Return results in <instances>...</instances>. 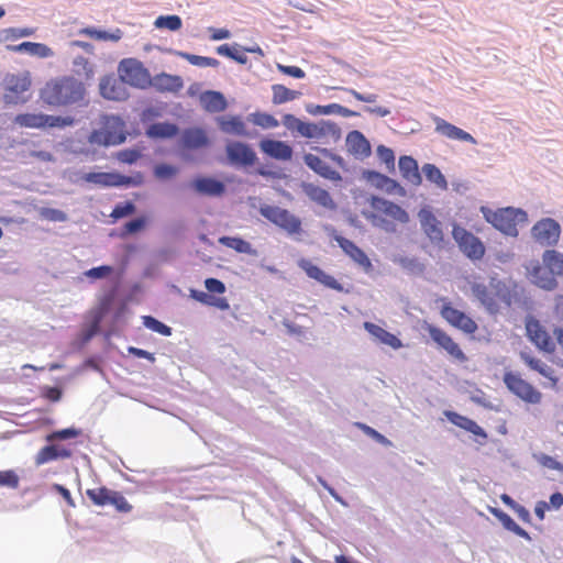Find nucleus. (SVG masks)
I'll use <instances>...</instances> for the list:
<instances>
[{
  "label": "nucleus",
  "instance_id": "obj_51",
  "mask_svg": "<svg viewBox=\"0 0 563 563\" xmlns=\"http://www.w3.org/2000/svg\"><path fill=\"white\" fill-rule=\"evenodd\" d=\"M318 140L324 136H331L334 142L341 139L342 132L338 124L330 120H320L317 122Z\"/></svg>",
  "mask_w": 563,
  "mask_h": 563
},
{
  "label": "nucleus",
  "instance_id": "obj_41",
  "mask_svg": "<svg viewBox=\"0 0 563 563\" xmlns=\"http://www.w3.org/2000/svg\"><path fill=\"white\" fill-rule=\"evenodd\" d=\"M86 183L99 185L102 187H115L117 172H90L81 175Z\"/></svg>",
  "mask_w": 563,
  "mask_h": 563
},
{
  "label": "nucleus",
  "instance_id": "obj_37",
  "mask_svg": "<svg viewBox=\"0 0 563 563\" xmlns=\"http://www.w3.org/2000/svg\"><path fill=\"white\" fill-rule=\"evenodd\" d=\"M520 357L531 369L550 379L553 385L558 384L559 378L554 375V369L551 366L525 352L520 353Z\"/></svg>",
  "mask_w": 563,
  "mask_h": 563
},
{
  "label": "nucleus",
  "instance_id": "obj_20",
  "mask_svg": "<svg viewBox=\"0 0 563 563\" xmlns=\"http://www.w3.org/2000/svg\"><path fill=\"white\" fill-rule=\"evenodd\" d=\"M125 82L120 78L112 76H104L99 84L100 95L108 100L123 101L128 99L129 92L125 88Z\"/></svg>",
  "mask_w": 563,
  "mask_h": 563
},
{
  "label": "nucleus",
  "instance_id": "obj_52",
  "mask_svg": "<svg viewBox=\"0 0 563 563\" xmlns=\"http://www.w3.org/2000/svg\"><path fill=\"white\" fill-rule=\"evenodd\" d=\"M35 33L33 27H8L0 30V43L29 37Z\"/></svg>",
  "mask_w": 563,
  "mask_h": 563
},
{
  "label": "nucleus",
  "instance_id": "obj_22",
  "mask_svg": "<svg viewBox=\"0 0 563 563\" xmlns=\"http://www.w3.org/2000/svg\"><path fill=\"white\" fill-rule=\"evenodd\" d=\"M528 277L537 287L552 291L558 288L559 283L549 268L542 266L538 261L528 268Z\"/></svg>",
  "mask_w": 563,
  "mask_h": 563
},
{
  "label": "nucleus",
  "instance_id": "obj_30",
  "mask_svg": "<svg viewBox=\"0 0 563 563\" xmlns=\"http://www.w3.org/2000/svg\"><path fill=\"white\" fill-rule=\"evenodd\" d=\"M338 245L342 249V251L352 258L356 264H358L365 273H369L373 271V264L368 258L367 254L358 247L353 241L349 239L338 240Z\"/></svg>",
  "mask_w": 563,
  "mask_h": 563
},
{
  "label": "nucleus",
  "instance_id": "obj_64",
  "mask_svg": "<svg viewBox=\"0 0 563 563\" xmlns=\"http://www.w3.org/2000/svg\"><path fill=\"white\" fill-rule=\"evenodd\" d=\"M75 119L70 115H52L45 114V128H59L73 126Z\"/></svg>",
  "mask_w": 563,
  "mask_h": 563
},
{
  "label": "nucleus",
  "instance_id": "obj_32",
  "mask_svg": "<svg viewBox=\"0 0 563 563\" xmlns=\"http://www.w3.org/2000/svg\"><path fill=\"white\" fill-rule=\"evenodd\" d=\"M399 172L404 179L415 186H419L422 183V176L419 172L418 162L409 155H402L398 159Z\"/></svg>",
  "mask_w": 563,
  "mask_h": 563
},
{
  "label": "nucleus",
  "instance_id": "obj_50",
  "mask_svg": "<svg viewBox=\"0 0 563 563\" xmlns=\"http://www.w3.org/2000/svg\"><path fill=\"white\" fill-rule=\"evenodd\" d=\"M247 121L262 129H274L279 125L278 120L273 114L262 111L250 113Z\"/></svg>",
  "mask_w": 563,
  "mask_h": 563
},
{
  "label": "nucleus",
  "instance_id": "obj_57",
  "mask_svg": "<svg viewBox=\"0 0 563 563\" xmlns=\"http://www.w3.org/2000/svg\"><path fill=\"white\" fill-rule=\"evenodd\" d=\"M144 183V175L141 172H135L132 175H123L117 172L115 187H139Z\"/></svg>",
  "mask_w": 563,
  "mask_h": 563
},
{
  "label": "nucleus",
  "instance_id": "obj_38",
  "mask_svg": "<svg viewBox=\"0 0 563 563\" xmlns=\"http://www.w3.org/2000/svg\"><path fill=\"white\" fill-rule=\"evenodd\" d=\"M190 298L194 300L209 306V307H216L220 310H228L230 309V303L227 298L224 297H216L209 292H206L203 290H198L195 288L190 289Z\"/></svg>",
  "mask_w": 563,
  "mask_h": 563
},
{
  "label": "nucleus",
  "instance_id": "obj_59",
  "mask_svg": "<svg viewBox=\"0 0 563 563\" xmlns=\"http://www.w3.org/2000/svg\"><path fill=\"white\" fill-rule=\"evenodd\" d=\"M179 173V168L168 163L156 164L153 168V175L158 180H169Z\"/></svg>",
  "mask_w": 563,
  "mask_h": 563
},
{
  "label": "nucleus",
  "instance_id": "obj_4",
  "mask_svg": "<svg viewBox=\"0 0 563 563\" xmlns=\"http://www.w3.org/2000/svg\"><path fill=\"white\" fill-rule=\"evenodd\" d=\"M103 129L93 130L88 141L90 144L102 146L120 145L125 142L126 134L123 130L124 121L118 115H107L103 121Z\"/></svg>",
  "mask_w": 563,
  "mask_h": 563
},
{
  "label": "nucleus",
  "instance_id": "obj_39",
  "mask_svg": "<svg viewBox=\"0 0 563 563\" xmlns=\"http://www.w3.org/2000/svg\"><path fill=\"white\" fill-rule=\"evenodd\" d=\"M542 263L554 277H563V253L554 249L545 250L542 254Z\"/></svg>",
  "mask_w": 563,
  "mask_h": 563
},
{
  "label": "nucleus",
  "instance_id": "obj_55",
  "mask_svg": "<svg viewBox=\"0 0 563 563\" xmlns=\"http://www.w3.org/2000/svg\"><path fill=\"white\" fill-rule=\"evenodd\" d=\"M142 323L146 329L164 336H170L173 333V329L169 325L150 314L142 317Z\"/></svg>",
  "mask_w": 563,
  "mask_h": 563
},
{
  "label": "nucleus",
  "instance_id": "obj_5",
  "mask_svg": "<svg viewBox=\"0 0 563 563\" xmlns=\"http://www.w3.org/2000/svg\"><path fill=\"white\" fill-rule=\"evenodd\" d=\"M258 212L266 220L284 230L288 235H296L302 232L301 219L285 208L262 205Z\"/></svg>",
  "mask_w": 563,
  "mask_h": 563
},
{
  "label": "nucleus",
  "instance_id": "obj_15",
  "mask_svg": "<svg viewBox=\"0 0 563 563\" xmlns=\"http://www.w3.org/2000/svg\"><path fill=\"white\" fill-rule=\"evenodd\" d=\"M526 331L529 340L541 351L545 353H553L555 351V344L550 336V334L545 331V329L541 325L539 320L534 318H529L526 321Z\"/></svg>",
  "mask_w": 563,
  "mask_h": 563
},
{
  "label": "nucleus",
  "instance_id": "obj_48",
  "mask_svg": "<svg viewBox=\"0 0 563 563\" xmlns=\"http://www.w3.org/2000/svg\"><path fill=\"white\" fill-rule=\"evenodd\" d=\"M408 274L413 276H421L426 271V265L415 256H399L394 261Z\"/></svg>",
  "mask_w": 563,
  "mask_h": 563
},
{
  "label": "nucleus",
  "instance_id": "obj_25",
  "mask_svg": "<svg viewBox=\"0 0 563 563\" xmlns=\"http://www.w3.org/2000/svg\"><path fill=\"white\" fill-rule=\"evenodd\" d=\"M346 147L350 154L357 159H363L372 154V146L365 135L358 130L347 133L345 139Z\"/></svg>",
  "mask_w": 563,
  "mask_h": 563
},
{
  "label": "nucleus",
  "instance_id": "obj_47",
  "mask_svg": "<svg viewBox=\"0 0 563 563\" xmlns=\"http://www.w3.org/2000/svg\"><path fill=\"white\" fill-rule=\"evenodd\" d=\"M14 123L22 128L44 129L45 113H20L15 115Z\"/></svg>",
  "mask_w": 563,
  "mask_h": 563
},
{
  "label": "nucleus",
  "instance_id": "obj_6",
  "mask_svg": "<svg viewBox=\"0 0 563 563\" xmlns=\"http://www.w3.org/2000/svg\"><path fill=\"white\" fill-rule=\"evenodd\" d=\"M118 76L133 88L145 90L151 87L152 76L136 58H123L118 65Z\"/></svg>",
  "mask_w": 563,
  "mask_h": 563
},
{
  "label": "nucleus",
  "instance_id": "obj_34",
  "mask_svg": "<svg viewBox=\"0 0 563 563\" xmlns=\"http://www.w3.org/2000/svg\"><path fill=\"white\" fill-rule=\"evenodd\" d=\"M200 102L209 113L222 112L228 108L224 95L217 90H206L200 95Z\"/></svg>",
  "mask_w": 563,
  "mask_h": 563
},
{
  "label": "nucleus",
  "instance_id": "obj_44",
  "mask_svg": "<svg viewBox=\"0 0 563 563\" xmlns=\"http://www.w3.org/2000/svg\"><path fill=\"white\" fill-rule=\"evenodd\" d=\"M273 98L272 102L274 104H283L295 99H298L301 96V92L298 90H292L287 88L284 85L275 84L272 86Z\"/></svg>",
  "mask_w": 563,
  "mask_h": 563
},
{
  "label": "nucleus",
  "instance_id": "obj_54",
  "mask_svg": "<svg viewBox=\"0 0 563 563\" xmlns=\"http://www.w3.org/2000/svg\"><path fill=\"white\" fill-rule=\"evenodd\" d=\"M532 459L542 467L556 471L563 475V463L543 452H533Z\"/></svg>",
  "mask_w": 563,
  "mask_h": 563
},
{
  "label": "nucleus",
  "instance_id": "obj_23",
  "mask_svg": "<svg viewBox=\"0 0 563 563\" xmlns=\"http://www.w3.org/2000/svg\"><path fill=\"white\" fill-rule=\"evenodd\" d=\"M429 335L440 347L445 350L451 356H453L457 361L465 362L467 360L466 355L461 350L459 344L455 343L453 339L442 329L434 325H430Z\"/></svg>",
  "mask_w": 563,
  "mask_h": 563
},
{
  "label": "nucleus",
  "instance_id": "obj_49",
  "mask_svg": "<svg viewBox=\"0 0 563 563\" xmlns=\"http://www.w3.org/2000/svg\"><path fill=\"white\" fill-rule=\"evenodd\" d=\"M175 55L198 67H218L220 65V62L213 57L199 56L183 51H176Z\"/></svg>",
  "mask_w": 563,
  "mask_h": 563
},
{
  "label": "nucleus",
  "instance_id": "obj_12",
  "mask_svg": "<svg viewBox=\"0 0 563 563\" xmlns=\"http://www.w3.org/2000/svg\"><path fill=\"white\" fill-rule=\"evenodd\" d=\"M211 145V141L207 132L199 126H191L183 130L178 140V147L185 151H198L207 148ZM181 157L187 159V155L181 153Z\"/></svg>",
  "mask_w": 563,
  "mask_h": 563
},
{
  "label": "nucleus",
  "instance_id": "obj_43",
  "mask_svg": "<svg viewBox=\"0 0 563 563\" xmlns=\"http://www.w3.org/2000/svg\"><path fill=\"white\" fill-rule=\"evenodd\" d=\"M216 51L219 55L233 59L241 65H245L249 62V57L243 52V47L238 43L222 44L218 46Z\"/></svg>",
  "mask_w": 563,
  "mask_h": 563
},
{
  "label": "nucleus",
  "instance_id": "obj_40",
  "mask_svg": "<svg viewBox=\"0 0 563 563\" xmlns=\"http://www.w3.org/2000/svg\"><path fill=\"white\" fill-rule=\"evenodd\" d=\"M4 87L7 91L20 95L30 89L31 80L27 75L9 74L4 78Z\"/></svg>",
  "mask_w": 563,
  "mask_h": 563
},
{
  "label": "nucleus",
  "instance_id": "obj_7",
  "mask_svg": "<svg viewBox=\"0 0 563 563\" xmlns=\"http://www.w3.org/2000/svg\"><path fill=\"white\" fill-rule=\"evenodd\" d=\"M452 236L456 242L460 251L472 261H479L485 255V245L479 238L474 235L465 228L454 224Z\"/></svg>",
  "mask_w": 563,
  "mask_h": 563
},
{
  "label": "nucleus",
  "instance_id": "obj_46",
  "mask_svg": "<svg viewBox=\"0 0 563 563\" xmlns=\"http://www.w3.org/2000/svg\"><path fill=\"white\" fill-rule=\"evenodd\" d=\"M219 243L223 246L234 250L238 253H242V254H253L254 253L252 244L249 241H246L240 236L223 235V236L219 238Z\"/></svg>",
  "mask_w": 563,
  "mask_h": 563
},
{
  "label": "nucleus",
  "instance_id": "obj_13",
  "mask_svg": "<svg viewBox=\"0 0 563 563\" xmlns=\"http://www.w3.org/2000/svg\"><path fill=\"white\" fill-rule=\"evenodd\" d=\"M362 178L374 188L386 192L387 195L406 196V189L395 179L374 169H363Z\"/></svg>",
  "mask_w": 563,
  "mask_h": 563
},
{
  "label": "nucleus",
  "instance_id": "obj_9",
  "mask_svg": "<svg viewBox=\"0 0 563 563\" xmlns=\"http://www.w3.org/2000/svg\"><path fill=\"white\" fill-rule=\"evenodd\" d=\"M504 384L514 395L527 404L537 405L541 401L542 394L517 373L506 372Z\"/></svg>",
  "mask_w": 563,
  "mask_h": 563
},
{
  "label": "nucleus",
  "instance_id": "obj_27",
  "mask_svg": "<svg viewBox=\"0 0 563 563\" xmlns=\"http://www.w3.org/2000/svg\"><path fill=\"white\" fill-rule=\"evenodd\" d=\"M214 120L219 130L224 134L251 136L241 115H218Z\"/></svg>",
  "mask_w": 563,
  "mask_h": 563
},
{
  "label": "nucleus",
  "instance_id": "obj_29",
  "mask_svg": "<svg viewBox=\"0 0 563 563\" xmlns=\"http://www.w3.org/2000/svg\"><path fill=\"white\" fill-rule=\"evenodd\" d=\"M302 158L305 164L320 177L332 181L342 180V176L340 175V173L332 169L319 156L311 153H306Z\"/></svg>",
  "mask_w": 563,
  "mask_h": 563
},
{
  "label": "nucleus",
  "instance_id": "obj_1",
  "mask_svg": "<svg viewBox=\"0 0 563 563\" xmlns=\"http://www.w3.org/2000/svg\"><path fill=\"white\" fill-rule=\"evenodd\" d=\"M471 290L473 296L492 316H496L500 312L498 301L504 303L506 308H511L514 302L520 301L517 284L497 277H489L488 285L473 283Z\"/></svg>",
  "mask_w": 563,
  "mask_h": 563
},
{
  "label": "nucleus",
  "instance_id": "obj_11",
  "mask_svg": "<svg viewBox=\"0 0 563 563\" xmlns=\"http://www.w3.org/2000/svg\"><path fill=\"white\" fill-rule=\"evenodd\" d=\"M188 187L198 196L220 198L227 192V185L210 175H197L188 184Z\"/></svg>",
  "mask_w": 563,
  "mask_h": 563
},
{
  "label": "nucleus",
  "instance_id": "obj_33",
  "mask_svg": "<svg viewBox=\"0 0 563 563\" xmlns=\"http://www.w3.org/2000/svg\"><path fill=\"white\" fill-rule=\"evenodd\" d=\"M364 329L382 344L388 345L394 350L402 347V342L398 336L378 324L366 321L364 322Z\"/></svg>",
  "mask_w": 563,
  "mask_h": 563
},
{
  "label": "nucleus",
  "instance_id": "obj_42",
  "mask_svg": "<svg viewBox=\"0 0 563 563\" xmlns=\"http://www.w3.org/2000/svg\"><path fill=\"white\" fill-rule=\"evenodd\" d=\"M82 34L88 35L91 38L98 40V41H110V42H119L123 36V31L119 27H115L114 30L107 31L97 29L93 26L85 27L81 31Z\"/></svg>",
  "mask_w": 563,
  "mask_h": 563
},
{
  "label": "nucleus",
  "instance_id": "obj_16",
  "mask_svg": "<svg viewBox=\"0 0 563 563\" xmlns=\"http://www.w3.org/2000/svg\"><path fill=\"white\" fill-rule=\"evenodd\" d=\"M298 266L306 273L309 278L317 280L321 285L340 292L346 291L341 283H339L333 276L327 274L311 261L301 258L298 262Z\"/></svg>",
  "mask_w": 563,
  "mask_h": 563
},
{
  "label": "nucleus",
  "instance_id": "obj_60",
  "mask_svg": "<svg viewBox=\"0 0 563 563\" xmlns=\"http://www.w3.org/2000/svg\"><path fill=\"white\" fill-rule=\"evenodd\" d=\"M86 494L95 505L106 506L109 505L112 489L102 486L96 489H88Z\"/></svg>",
  "mask_w": 563,
  "mask_h": 563
},
{
  "label": "nucleus",
  "instance_id": "obj_62",
  "mask_svg": "<svg viewBox=\"0 0 563 563\" xmlns=\"http://www.w3.org/2000/svg\"><path fill=\"white\" fill-rule=\"evenodd\" d=\"M57 445L56 444H47L43 446L35 457L36 465H43L52 461H57Z\"/></svg>",
  "mask_w": 563,
  "mask_h": 563
},
{
  "label": "nucleus",
  "instance_id": "obj_24",
  "mask_svg": "<svg viewBox=\"0 0 563 563\" xmlns=\"http://www.w3.org/2000/svg\"><path fill=\"white\" fill-rule=\"evenodd\" d=\"M433 122L435 124L434 131L442 136H445L450 140L467 142L471 144L477 143V141L474 139V136L472 134H470L468 132L462 130L461 128L448 122L446 120H444L440 117H434Z\"/></svg>",
  "mask_w": 563,
  "mask_h": 563
},
{
  "label": "nucleus",
  "instance_id": "obj_21",
  "mask_svg": "<svg viewBox=\"0 0 563 563\" xmlns=\"http://www.w3.org/2000/svg\"><path fill=\"white\" fill-rule=\"evenodd\" d=\"M258 145L260 150L271 158L283 162H287L292 158V146L285 141L265 137L260 141Z\"/></svg>",
  "mask_w": 563,
  "mask_h": 563
},
{
  "label": "nucleus",
  "instance_id": "obj_45",
  "mask_svg": "<svg viewBox=\"0 0 563 563\" xmlns=\"http://www.w3.org/2000/svg\"><path fill=\"white\" fill-rule=\"evenodd\" d=\"M422 173L426 179L434 184L439 189L446 190L448 189V180L445 176L442 174L440 168L434 164L427 163L422 166Z\"/></svg>",
  "mask_w": 563,
  "mask_h": 563
},
{
  "label": "nucleus",
  "instance_id": "obj_17",
  "mask_svg": "<svg viewBox=\"0 0 563 563\" xmlns=\"http://www.w3.org/2000/svg\"><path fill=\"white\" fill-rule=\"evenodd\" d=\"M443 415L452 424L477 437L476 442L479 445L485 444V442L488 438V434L485 431V429L482 428L476 421H474L473 419H471L466 416L460 415L456 411H452V410H444Z\"/></svg>",
  "mask_w": 563,
  "mask_h": 563
},
{
  "label": "nucleus",
  "instance_id": "obj_18",
  "mask_svg": "<svg viewBox=\"0 0 563 563\" xmlns=\"http://www.w3.org/2000/svg\"><path fill=\"white\" fill-rule=\"evenodd\" d=\"M421 230L429 238L433 244H441L444 240L441 222L437 219L433 212L429 209L422 208L418 212Z\"/></svg>",
  "mask_w": 563,
  "mask_h": 563
},
{
  "label": "nucleus",
  "instance_id": "obj_8",
  "mask_svg": "<svg viewBox=\"0 0 563 563\" xmlns=\"http://www.w3.org/2000/svg\"><path fill=\"white\" fill-rule=\"evenodd\" d=\"M225 157L228 165L235 168H249L254 166L257 161V154L254 148L242 141H231L225 145Z\"/></svg>",
  "mask_w": 563,
  "mask_h": 563
},
{
  "label": "nucleus",
  "instance_id": "obj_28",
  "mask_svg": "<svg viewBox=\"0 0 563 563\" xmlns=\"http://www.w3.org/2000/svg\"><path fill=\"white\" fill-rule=\"evenodd\" d=\"M301 189L305 192V195L317 205L329 209V210H335L338 208V205L331 197L330 192L312 183H301Z\"/></svg>",
  "mask_w": 563,
  "mask_h": 563
},
{
  "label": "nucleus",
  "instance_id": "obj_36",
  "mask_svg": "<svg viewBox=\"0 0 563 563\" xmlns=\"http://www.w3.org/2000/svg\"><path fill=\"white\" fill-rule=\"evenodd\" d=\"M490 514L496 517L500 523L503 525V527L515 533L516 536L520 537V538H523L528 541H531V537L530 534L523 529L521 528L507 512H505L503 509L500 508H496V507H492L490 508Z\"/></svg>",
  "mask_w": 563,
  "mask_h": 563
},
{
  "label": "nucleus",
  "instance_id": "obj_53",
  "mask_svg": "<svg viewBox=\"0 0 563 563\" xmlns=\"http://www.w3.org/2000/svg\"><path fill=\"white\" fill-rule=\"evenodd\" d=\"M154 26L159 30L166 29L176 32L181 29L183 20L177 14L159 15L155 19Z\"/></svg>",
  "mask_w": 563,
  "mask_h": 563
},
{
  "label": "nucleus",
  "instance_id": "obj_3",
  "mask_svg": "<svg viewBox=\"0 0 563 563\" xmlns=\"http://www.w3.org/2000/svg\"><path fill=\"white\" fill-rule=\"evenodd\" d=\"M481 211L484 219L496 230L512 238L518 236L517 225L528 221V213L520 208L506 207L492 210L488 207H482Z\"/></svg>",
  "mask_w": 563,
  "mask_h": 563
},
{
  "label": "nucleus",
  "instance_id": "obj_35",
  "mask_svg": "<svg viewBox=\"0 0 563 563\" xmlns=\"http://www.w3.org/2000/svg\"><path fill=\"white\" fill-rule=\"evenodd\" d=\"M7 48L14 53H24L41 58H47L54 55L53 51L47 45L35 42H22L16 45H8Z\"/></svg>",
  "mask_w": 563,
  "mask_h": 563
},
{
  "label": "nucleus",
  "instance_id": "obj_61",
  "mask_svg": "<svg viewBox=\"0 0 563 563\" xmlns=\"http://www.w3.org/2000/svg\"><path fill=\"white\" fill-rule=\"evenodd\" d=\"M146 227V218L137 217L126 221L122 228V236H130L140 233Z\"/></svg>",
  "mask_w": 563,
  "mask_h": 563
},
{
  "label": "nucleus",
  "instance_id": "obj_58",
  "mask_svg": "<svg viewBox=\"0 0 563 563\" xmlns=\"http://www.w3.org/2000/svg\"><path fill=\"white\" fill-rule=\"evenodd\" d=\"M136 211V206L133 201L131 200H125V201H122V202H118L114 205L111 213H110V217L117 221V220H120V219H123L125 217H129V216H132L134 214Z\"/></svg>",
  "mask_w": 563,
  "mask_h": 563
},
{
  "label": "nucleus",
  "instance_id": "obj_19",
  "mask_svg": "<svg viewBox=\"0 0 563 563\" xmlns=\"http://www.w3.org/2000/svg\"><path fill=\"white\" fill-rule=\"evenodd\" d=\"M367 201L374 210L379 211L400 223H407L409 221L408 212L402 207L390 200L373 195Z\"/></svg>",
  "mask_w": 563,
  "mask_h": 563
},
{
  "label": "nucleus",
  "instance_id": "obj_26",
  "mask_svg": "<svg viewBox=\"0 0 563 563\" xmlns=\"http://www.w3.org/2000/svg\"><path fill=\"white\" fill-rule=\"evenodd\" d=\"M151 87L158 92L177 93L184 87V80L178 75L167 74L162 71L154 77H151Z\"/></svg>",
  "mask_w": 563,
  "mask_h": 563
},
{
  "label": "nucleus",
  "instance_id": "obj_31",
  "mask_svg": "<svg viewBox=\"0 0 563 563\" xmlns=\"http://www.w3.org/2000/svg\"><path fill=\"white\" fill-rule=\"evenodd\" d=\"M179 134V126L169 121L155 122L145 130V135L151 140H170Z\"/></svg>",
  "mask_w": 563,
  "mask_h": 563
},
{
  "label": "nucleus",
  "instance_id": "obj_56",
  "mask_svg": "<svg viewBox=\"0 0 563 563\" xmlns=\"http://www.w3.org/2000/svg\"><path fill=\"white\" fill-rule=\"evenodd\" d=\"M376 154H377L378 159L383 164H385L386 169H387L388 173H395L396 172V166H395L396 156H395L394 151L390 147L380 144L376 148Z\"/></svg>",
  "mask_w": 563,
  "mask_h": 563
},
{
  "label": "nucleus",
  "instance_id": "obj_2",
  "mask_svg": "<svg viewBox=\"0 0 563 563\" xmlns=\"http://www.w3.org/2000/svg\"><path fill=\"white\" fill-rule=\"evenodd\" d=\"M41 99L53 107H81L86 104V87L73 76H63L45 85Z\"/></svg>",
  "mask_w": 563,
  "mask_h": 563
},
{
  "label": "nucleus",
  "instance_id": "obj_14",
  "mask_svg": "<svg viewBox=\"0 0 563 563\" xmlns=\"http://www.w3.org/2000/svg\"><path fill=\"white\" fill-rule=\"evenodd\" d=\"M441 316L452 327L466 334H473L478 329L477 323L471 317H468L464 311L452 307L451 303H444L442 306Z\"/></svg>",
  "mask_w": 563,
  "mask_h": 563
},
{
  "label": "nucleus",
  "instance_id": "obj_10",
  "mask_svg": "<svg viewBox=\"0 0 563 563\" xmlns=\"http://www.w3.org/2000/svg\"><path fill=\"white\" fill-rule=\"evenodd\" d=\"M561 234L560 223L552 218H543L533 224L531 235L541 246L553 247Z\"/></svg>",
  "mask_w": 563,
  "mask_h": 563
},
{
  "label": "nucleus",
  "instance_id": "obj_63",
  "mask_svg": "<svg viewBox=\"0 0 563 563\" xmlns=\"http://www.w3.org/2000/svg\"><path fill=\"white\" fill-rule=\"evenodd\" d=\"M114 273V267L112 265L103 264L100 266L91 267L84 272V275L87 278L97 280L104 279L110 277Z\"/></svg>",
  "mask_w": 563,
  "mask_h": 563
}]
</instances>
